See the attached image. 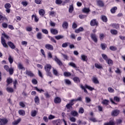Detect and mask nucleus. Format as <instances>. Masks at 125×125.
I'll list each match as a JSON object with an SVG mask.
<instances>
[{
    "label": "nucleus",
    "mask_w": 125,
    "mask_h": 125,
    "mask_svg": "<svg viewBox=\"0 0 125 125\" xmlns=\"http://www.w3.org/2000/svg\"><path fill=\"white\" fill-rule=\"evenodd\" d=\"M114 101H116V102H120V98L116 96L114 98Z\"/></svg>",
    "instance_id": "obj_59"
},
{
    "label": "nucleus",
    "mask_w": 125,
    "mask_h": 125,
    "mask_svg": "<svg viewBox=\"0 0 125 125\" xmlns=\"http://www.w3.org/2000/svg\"><path fill=\"white\" fill-rule=\"evenodd\" d=\"M102 20L104 22H107V21H108V20L107 19V17H106V16H102Z\"/></svg>",
    "instance_id": "obj_40"
},
{
    "label": "nucleus",
    "mask_w": 125,
    "mask_h": 125,
    "mask_svg": "<svg viewBox=\"0 0 125 125\" xmlns=\"http://www.w3.org/2000/svg\"><path fill=\"white\" fill-rule=\"evenodd\" d=\"M21 4L23 5V6H27V5H28V2H27V1H23L21 2Z\"/></svg>",
    "instance_id": "obj_58"
},
{
    "label": "nucleus",
    "mask_w": 125,
    "mask_h": 125,
    "mask_svg": "<svg viewBox=\"0 0 125 125\" xmlns=\"http://www.w3.org/2000/svg\"><path fill=\"white\" fill-rule=\"evenodd\" d=\"M37 112L36 110H32L31 111V115L32 117H36V115H37Z\"/></svg>",
    "instance_id": "obj_38"
},
{
    "label": "nucleus",
    "mask_w": 125,
    "mask_h": 125,
    "mask_svg": "<svg viewBox=\"0 0 125 125\" xmlns=\"http://www.w3.org/2000/svg\"><path fill=\"white\" fill-rule=\"evenodd\" d=\"M21 122V119H19L17 120H15L14 122H12L13 125H17L19 124Z\"/></svg>",
    "instance_id": "obj_16"
},
{
    "label": "nucleus",
    "mask_w": 125,
    "mask_h": 125,
    "mask_svg": "<svg viewBox=\"0 0 125 125\" xmlns=\"http://www.w3.org/2000/svg\"><path fill=\"white\" fill-rule=\"evenodd\" d=\"M68 65L69 66H71V67H73V68H77V66L76 65V64L73 62H69L68 63Z\"/></svg>",
    "instance_id": "obj_36"
},
{
    "label": "nucleus",
    "mask_w": 125,
    "mask_h": 125,
    "mask_svg": "<svg viewBox=\"0 0 125 125\" xmlns=\"http://www.w3.org/2000/svg\"><path fill=\"white\" fill-rule=\"evenodd\" d=\"M74 102H76V100L75 99L71 100L70 101L69 104H70L71 106H73V105H74Z\"/></svg>",
    "instance_id": "obj_64"
},
{
    "label": "nucleus",
    "mask_w": 125,
    "mask_h": 125,
    "mask_svg": "<svg viewBox=\"0 0 125 125\" xmlns=\"http://www.w3.org/2000/svg\"><path fill=\"white\" fill-rule=\"evenodd\" d=\"M49 15L52 16V17H55V15H56V12L53 11H51L49 12Z\"/></svg>",
    "instance_id": "obj_27"
},
{
    "label": "nucleus",
    "mask_w": 125,
    "mask_h": 125,
    "mask_svg": "<svg viewBox=\"0 0 125 125\" xmlns=\"http://www.w3.org/2000/svg\"><path fill=\"white\" fill-rule=\"evenodd\" d=\"M91 26H97V21H96V20H93L90 21Z\"/></svg>",
    "instance_id": "obj_13"
},
{
    "label": "nucleus",
    "mask_w": 125,
    "mask_h": 125,
    "mask_svg": "<svg viewBox=\"0 0 125 125\" xmlns=\"http://www.w3.org/2000/svg\"><path fill=\"white\" fill-rule=\"evenodd\" d=\"M110 33L112 35H117V34H118V31L114 29H111L110 30Z\"/></svg>",
    "instance_id": "obj_33"
},
{
    "label": "nucleus",
    "mask_w": 125,
    "mask_h": 125,
    "mask_svg": "<svg viewBox=\"0 0 125 125\" xmlns=\"http://www.w3.org/2000/svg\"><path fill=\"white\" fill-rule=\"evenodd\" d=\"M111 26L112 28H115V29H119L120 28L119 24L116 23H112L111 24Z\"/></svg>",
    "instance_id": "obj_22"
},
{
    "label": "nucleus",
    "mask_w": 125,
    "mask_h": 125,
    "mask_svg": "<svg viewBox=\"0 0 125 125\" xmlns=\"http://www.w3.org/2000/svg\"><path fill=\"white\" fill-rule=\"evenodd\" d=\"M34 88L35 90H37V91L40 92V93L41 92H44V90L42 89H39L37 87H35Z\"/></svg>",
    "instance_id": "obj_32"
},
{
    "label": "nucleus",
    "mask_w": 125,
    "mask_h": 125,
    "mask_svg": "<svg viewBox=\"0 0 125 125\" xmlns=\"http://www.w3.org/2000/svg\"><path fill=\"white\" fill-rule=\"evenodd\" d=\"M73 80L74 81V82H75L77 83H78L81 82L80 78L79 77H77L73 78Z\"/></svg>",
    "instance_id": "obj_18"
},
{
    "label": "nucleus",
    "mask_w": 125,
    "mask_h": 125,
    "mask_svg": "<svg viewBox=\"0 0 125 125\" xmlns=\"http://www.w3.org/2000/svg\"><path fill=\"white\" fill-rule=\"evenodd\" d=\"M80 87L82 89H83L84 92H85V93H88L87 90H86V89H85V88H87V89H89V90H94V88H92L90 86H88L87 85H85L84 86H83V85H81Z\"/></svg>",
    "instance_id": "obj_3"
},
{
    "label": "nucleus",
    "mask_w": 125,
    "mask_h": 125,
    "mask_svg": "<svg viewBox=\"0 0 125 125\" xmlns=\"http://www.w3.org/2000/svg\"><path fill=\"white\" fill-rule=\"evenodd\" d=\"M92 81L94 83H99V81H98V79L96 77H93Z\"/></svg>",
    "instance_id": "obj_29"
},
{
    "label": "nucleus",
    "mask_w": 125,
    "mask_h": 125,
    "mask_svg": "<svg viewBox=\"0 0 125 125\" xmlns=\"http://www.w3.org/2000/svg\"><path fill=\"white\" fill-rule=\"evenodd\" d=\"M26 30L27 32H31L32 30H33V28H32V27H27L26 28Z\"/></svg>",
    "instance_id": "obj_60"
},
{
    "label": "nucleus",
    "mask_w": 125,
    "mask_h": 125,
    "mask_svg": "<svg viewBox=\"0 0 125 125\" xmlns=\"http://www.w3.org/2000/svg\"><path fill=\"white\" fill-rule=\"evenodd\" d=\"M62 55L65 60H69V57L67 55L62 53Z\"/></svg>",
    "instance_id": "obj_48"
},
{
    "label": "nucleus",
    "mask_w": 125,
    "mask_h": 125,
    "mask_svg": "<svg viewBox=\"0 0 125 125\" xmlns=\"http://www.w3.org/2000/svg\"><path fill=\"white\" fill-rule=\"evenodd\" d=\"M50 32L53 35H57L58 34V31L55 29H51Z\"/></svg>",
    "instance_id": "obj_14"
},
{
    "label": "nucleus",
    "mask_w": 125,
    "mask_h": 125,
    "mask_svg": "<svg viewBox=\"0 0 125 125\" xmlns=\"http://www.w3.org/2000/svg\"><path fill=\"white\" fill-rule=\"evenodd\" d=\"M95 67L98 69H102V65L99 63H95Z\"/></svg>",
    "instance_id": "obj_34"
},
{
    "label": "nucleus",
    "mask_w": 125,
    "mask_h": 125,
    "mask_svg": "<svg viewBox=\"0 0 125 125\" xmlns=\"http://www.w3.org/2000/svg\"><path fill=\"white\" fill-rule=\"evenodd\" d=\"M84 112V110L83 107L79 108V113H80V114H83Z\"/></svg>",
    "instance_id": "obj_54"
},
{
    "label": "nucleus",
    "mask_w": 125,
    "mask_h": 125,
    "mask_svg": "<svg viewBox=\"0 0 125 125\" xmlns=\"http://www.w3.org/2000/svg\"><path fill=\"white\" fill-rule=\"evenodd\" d=\"M68 26V23L66 21L63 22V23H62V28L63 29H67Z\"/></svg>",
    "instance_id": "obj_20"
},
{
    "label": "nucleus",
    "mask_w": 125,
    "mask_h": 125,
    "mask_svg": "<svg viewBox=\"0 0 125 125\" xmlns=\"http://www.w3.org/2000/svg\"><path fill=\"white\" fill-rule=\"evenodd\" d=\"M54 60H55V61L56 62V63H57V64H58L59 66H62V62H61V61H60V60H59L57 57L55 56Z\"/></svg>",
    "instance_id": "obj_6"
},
{
    "label": "nucleus",
    "mask_w": 125,
    "mask_h": 125,
    "mask_svg": "<svg viewBox=\"0 0 125 125\" xmlns=\"http://www.w3.org/2000/svg\"><path fill=\"white\" fill-rule=\"evenodd\" d=\"M6 90L8 92H13V88L11 87H7Z\"/></svg>",
    "instance_id": "obj_49"
},
{
    "label": "nucleus",
    "mask_w": 125,
    "mask_h": 125,
    "mask_svg": "<svg viewBox=\"0 0 125 125\" xmlns=\"http://www.w3.org/2000/svg\"><path fill=\"white\" fill-rule=\"evenodd\" d=\"M18 67L19 68V69H20L21 70H23V69H25L24 67H23V65H22V64L21 63H19L18 64Z\"/></svg>",
    "instance_id": "obj_44"
},
{
    "label": "nucleus",
    "mask_w": 125,
    "mask_h": 125,
    "mask_svg": "<svg viewBox=\"0 0 125 125\" xmlns=\"http://www.w3.org/2000/svg\"><path fill=\"white\" fill-rule=\"evenodd\" d=\"M3 68L6 72H8L9 75H13V73H14V68L13 67L9 68L8 65H4Z\"/></svg>",
    "instance_id": "obj_2"
},
{
    "label": "nucleus",
    "mask_w": 125,
    "mask_h": 125,
    "mask_svg": "<svg viewBox=\"0 0 125 125\" xmlns=\"http://www.w3.org/2000/svg\"><path fill=\"white\" fill-rule=\"evenodd\" d=\"M70 121H71L72 123L76 122V119L75 117H70Z\"/></svg>",
    "instance_id": "obj_62"
},
{
    "label": "nucleus",
    "mask_w": 125,
    "mask_h": 125,
    "mask_svg": "<svg viewBox=\"0 0 125 125\" xmlns=\"http://www.w3.org/2000/svg\"><path fill=\"white\" fill-rule=\"evenodd\" d=\"M7 44L11 48H12V49H14V48H15V45H14V44H13L11 42H8Z\"/></svg>",
    "instance_id": "obj_15"
},
{
    "label": "nucleus",
    "mask_w": 125,
    "mask_h": 125,
    "mask_svg": "<svg viewBox=\"0 0 125 125\" xmlns=\"http://www.w3.org/2000/svg\"><path fill=\"white\" fill-rule=\"evenodd\" d=\"M5 8H10L11 7V5L9 3H7L4 5Z\"/></svg>",
    "instance_id": "obj_45"
},
{
    "label": "nucleus",
    "mask_w": 125,
    "mask_h": 125,
    "mask_svg": "<svg viewBox=\"0 0 125 125\" xmlns=\"http://www.w3.org/2000/svg\"><path fill=\"white\" fill-rule=\"evenodd\" d=\"M35 2L37 4H41L42 3V0H35Z\"/></svg>",
    "instance_id": "obj_63"
},
{
    "label": "nucleus",
    "mask_w": 125,
    "mask_h": 125,
    "mask_svg": "<svg viewBox=\"0 0 125 125\" xmlns=\"http://www.w3.org/2000/svg\"><path fill=\"white\" fill-rule=\"evenodd\" d=\"M106 62H107L109 66H112L113 64V61L110 59H107V61H106Z\"/></svg>",
    "instance_id": "obj_17"
},
{
    "label": "nucleus",
    "mask_w": 125,
    "mask_h": 125,
    "mask_svg": "<svg viewBox=\"0 0 125 125\" xmlns=\"http://www.w3.org/2000/svg\"><path fill=\"white\" fill-rule=\"evenodd\" d=\"M39 14L40 15H41V16H43V15H44V10L43 9H41L39 10Z\"/></svg>",
    "instance_id": "obj_30"
},
{
    "label": "nucleus",
    "mask_w": 125,
    "mask_h": 125,
    "mask_svg": "<svg viewBox=\"0 0 125 125\" xmlns=\"http://www.w3.org/2000/svg\"><path fill=\"white\" fill-rule=\"evenodd\" d=\"M102 56L103 59H104V60H105V61H107V60L108 59V57L107 56V55H106V54H103L102 55Z\"/></svg>",
    "instance_id": "obj_43"
},
{
    "label": "nucleus",
    "mask_w": 125,
    "mask_h": 125,
    "mask_svg": "<svg viewBox=\"0 0 125 125\" xmlns=\"http://www.w3.org/2000/svg\"><path fill=\"white\" fill-rule=\"evenodd\" d=\"M108 90L109 92H110L111 93H112L115 91V90H114V89H113L112 87H108Z\"/></svg>",
    "instance_id": "obj_57"
},
{
    "label": "nucleus",
    "mask_w": 125,
    "mask_h": 125,
    "mask_svg": "<svg viewBox=\"0 0 125 125\" xmlns=\"http://www.w3.org/2000/svg\"><path fill=\"white\" fill-rule=\"evenodd\" d=\"M44 69L46 72L50 71V70H51V65L48 64H46L44 66Z\"/></svg>",
    "instance_id": "obj_8"
},
{
    "label": "nucleus",
    "mask_w": 125,
    "mask_h": 125,
    "mask_svg": "<svg viewBox=\"0 0 125 125\" xmlns=\"http://www.w3.org/2000/svg\"><path fill=\"white\" fill-rule=\"evenodd\" d=\"M81 59L83 60V61H87V56H85V55H82Z\"/></svg>",
    "instance_id": "obj_19"
},
{
    "label": "nucleus",
    "mask_w": 125,
    "mask_h": 125,
    "mask_svg": "<svg viewBox=\"0 0 125 125\" xmlns=\"http://www.w3.org/2000/svg\"><path fill=\"white\" fill-rule=\"evenodd\" d=\"M83 11L84 13H88V12H89V11H90V10L89 9V8H84L83 9Z\"/></svg>",
    "instance_id": "obj_31"
},
{
    "label": "nucleus",
    "mask_w": 125,
    "mask_h": 125,
    "mask_svg": "<svg viewBox=\"0 0 125 125\" xmlns=\"http://www.w3.org/2000/svg\"><path fill=\"white\" fill-rule=\"evenodd\" d=\"M83 28L80 27L78 29H76L75 33H79L81 32H83Z\"/></svg>",
    "instance_id": "obj_23"
},
{
    "label": "nucleus",
    "mask_w": 125,
    "mask_h": 125,
    "mask_svg": "<svg viewBox=\"0 0 125 125\" xmlns=\"http://www.w3.org/2000/svg\"><path fill=\"white\" fill-rule=\"evenodd\" d=\"M53 125H60L62 124V121L60 119L55 120L52 121Z\"/></svg>",
    "instance_id": "obj_5"
},
{
    "label": "nucleus",
    "mask_w": 125,
    "mask_h": 125,
    "mask_svg": "<svg viewBox=\"0 0 125 125\" xmlns=\"http://www.w3.org/2000/svg\"><path fill=\"white\" fill-rule=\"evenodd\" d=\"M104 125H115V123L113 121H110L109 123H105Z\"/></svg>",
    "instance_id": "obj_52"
},
{
    "label": "nucleus",
    "mask_w": 125,
    "mask_h": 125,
    "mask_svg": "<svg viewBox=\"0 0 125 125\" xmlns=\"http://www.w3.org/2000/svg\"><path fill=\"white\" fill-rule=\"evenodd\" d=\"M97 4L99 5V6H104V3L102 0H99L97 1Z\"/></svg>",
    "instance_id": "obj_24"
},
{
    "label": "nucleus",
    "mask_w": 125,
    "mask_h": 125,
    "mask_svg": "<svg viewBox=\"0 0 125 125\" xmlns=\"http://www.w3.org/2000/svg\"><path fill=\"white\" fill-rule=\"evenodd\" d=\"M19 113L20 114V115H21V116H25V111L23 110H20L19 111Z\"/></svg>",
    "instance_id": "obj_37"
},
{
    "label": "nucleus",
    "mask_w": 125,
    "mask_h": 125,
    "mask_svg": "<svg viewBox=\"0 0 125 125\" xmlns=\"http://www.w3.org/2000/svg\"><path fill=\"white\" fill-rule=\"evenodd\" d=\"M118 114H120V110H114L111 113L112 116H118Z\"/></svg>",
    "instance_id": "obj_10"
},
{
    "label": "nucleus",
    "mask_w": 125,
    "mask_h": 125,
    "mask_svg": "<svg viewBox=\"0 0 125 125\" xmlns=\"http://www.w3.org/2000/svg\"><path fill=\"white\" fill-rule=\"evenodd\" d=\"M32 20H34L35 22H39V18L36 15H33L32 16Z\"/></svg>",
    "instance_id": "obj_12"
},
{
    "label": "nucleus",
    "mask_w": 125,
    "mask_h": 125,
    "mask_svg": "<svg viewBox=\"0 0 125 125\" xmlns=\"http://www.w3.org/2000/svg\"><path fill=\"white\" fill-rule=\"evenodd\" d=\"M64 82L66 84H71V81L69 79H65Z\"/></svg>",
    "instance_id": "obj_55"
},
{
    "label": "nucleus",
    "mask_w": 125,
    "mask_h": 125,
    "mask_svg": "<svg viewBox=\"0 0 125 125\" xmlns=\"http://www.w3.org/2000/svg\"><path fill=\"white\" fill-rule=\"evenodd\" d=\"M45 48L48 49V50H53V46L49 44H46L45 45Z\"/></svg>",
    "instance_id": "obj_9"
},
{
    "label": "nucleus",
    "mask_w": 125,
    "mask_h": 125,
    "mask_svg": "<svg viewBox=\"0 0 125 125\" xmlns=\"http://www.w3.org/2000/svg\"><path fill=\"white\" fill-rule=\"evenodd\" d=\"M91 38L94 42H98L97 36L96 35L94 34H91Z\"/></svg>",
    "instance_id": "obj_7"
},
{
    "label": "nucleus",
    "mask_w": 125,
    "mask_h": 125,
    "mask_svg": "<svg viewBox=\"0 0 125 125\" xmlns=\"http://www.w3.org/2000/svg\"><path fill=\"white\" fill-rule=\"evenodd\" d=\"M11 83H12V79L8 78L7 79V83H8V84Z\"/></svg>",
    "instance_id": "obj_53"
},
{
    "label": "nucleus",
    "mask_w": 125,
    "mask_h": 125,
    "mask_svg": "<svg viewBox=\"0 0 125 125\" xmlns=\"http://www.w3.org/2000/svg\"><path fill=\"white\" fill-rule=\"evenodd\" d=\"M63 75H64V77H70V76H71V73H70V72H64L63 73Z\"/></svg>",
    "instance_id": "obj_47"
},
{
    "label": "nucleus",
    "mask_w": 125,
    "mask_h": 125,
    "mask_svg": "<svg viewBox=\"0 0 125 125\" xmlns=\"http://www.w3.org/2000/svg\"><path fill=\"white\" fill-rule=\"evenodd\" d=\"M115 72L116 74H118V75H121V74H122V70H121V69L119 68H116Z\"/></svg>",
    "instance_id": "obj_26"
},
{
    "label": "nucleus",
    "mask_w": 125,
    "mask_h": 125,
    "mask_svg": "<svg viewBox=\"0 0 125 125\" xmlns=\"http://www.w3.org/2000/svg\"><path fill=\"white\" fill-rule=\"evenodd\" d=\"M108 103H109V101L107 100H104L102 102V104L104 105H107Z\"/></svg>",
    "instance_id": "obj_41"
},
{
    "label": "nucleus",
    "mask_w": 125,
    "mask_h": 125,
    "mask_svg": "<svg viewBox=\"0 0 125 125\" xmlns=\"http://www.w3.org/2000/svg\"><path fill=\"white\" fill-rule=\"evenodd\" d=\"M74 10V7L72 6V5H71L70 6L69 9V12L70 13H72Z\"/></svg>",
    "instance_id": "obj_46"
},
{
    "label": "nucleus",
    "mask_w": 125,
    "mask_h": 125,
    "mask_svg": "<svg viewBox=\"0 0 125 125\" xmlns=\"http://www.w3.org/2000/svg\"><path fill=\"white\" fill-rule=\"evenodd\" d=\"M26 75L29 77H34V74L31 71H26Z\"/></svg>",
    "instance_id": "obj_35"
},
{
    "label": "nucleus",
    "mask_w": 125,
    "mask_h": 125,
    "mask_svg": "<svg viewBox=\"0 0 125 125\" xmlns=\"http://www.w3.org/2000/svg\"><path fill=\"white\" fill-rule=\"evenodd\" d=\"M117 9H118V8H117V7H114L111 9L110 11H111V13H115V12H116V10H117Z\"/></svg>",
    "instance_id": "obj_39"
},
{
    "label": "nucleus",
    "mask_w": 125,
    "mask_h": 125,
    "mask_svg": "<svg viewBox=\"0 0 125 125\" xmlns=\"http://www.w3.org/2000/svg\"><path fill=\"white\" fill-rule=\"evenodd\" d=\"M54 102L56 104L60 103V102H61V99H60L59 97H56L54 99Z\"/></svg>",
    "instance_id": "obj_21"
},
{
    "label": "nucleus",
    "mask_w": 125,
    "mask_h": 125,
    "mask_svg": "<svg viewBox=\"0 0 125 125\" xmlns=\"http://www.w3.org/2000/svg\"><path fill=\"white\" fill-rule=\"evenodd\" d=\"M68 44H70V42H65L62 43V47H67L68 46Z\"/></svg>",
    "instance_id": "obj_50"
},
{
    "label": "nucleus",
    "mask_w": 125,
    "mask_h": 125,
    "mask_svg": "<svg viewBox=\"0 0 125 125\" xmlns=\"http://www.w3.org/2000/svg\"><path fill=\"white\" fill-rule=\"evenodd\" d=\"M2 36L1 37V44L3 45V47H8V46H7V44H6L5 42V40L3 38H5V39H8L9 37L4 33H3Z\"/></svg>",
    "instance_id": "obj_1"
},
{
    "label": "nucleus",
    "mask_w": 125,
    "mask_h": 125,
    "mask_svg": "<svg viewBox=\"0 0 125 125\" xmlns=\"http://www.w3.org/2000/svg\"><path fill=\"white\" fill-rule=\"evenodd\" d=\"M46 72V75L48 77H50L51 78L52 77V74L50 71H47Z\"/></svg>",
    "instance_id": "obj_56"
},
{
    "label": "nucleus",
    "mask_w": 125,
    "mask_h": 125,
    "mask_svg": "<svg viewBox=\"0 0 125 125\" xmlns=\"http://www.w3.org/2000/svg\"><path fill=\"white\" fill-rule=\"evenodd\" d=\"M70 114L71 116H73V117H77L78 115H79V113H78V112L75 110L71 111L70 112Z\"/></svg>",
    "instance_id": "obj_11"
},
{
    "label": "nucleus",
    "mask_w": 125,
    "mask_h": 125,
    "mask_svg": "<svg viewBox=\"0 0 125 125\" xmlns=\"http://www.w3.org/2000/svg\"><path fill=\"white\" fill-rule=\"evenodd\" d=\"M37 38L38 40H42V35L41 33H38L37 34Z\"/></svg>",
    "instance_id": "obj_28"
},
{
    "label": "nucleus",
    "mask_w": 125,
    "mask_h": 125,
    "mask_svg": "<svg viewBox=\"0 0 125 125\" xmlns=\"http://www.w3.org/2000/svg\"><path fill=\"white\" fill-rule=\"evenodd\" d=\"M55 38L56 40H61V39H63V38H64V36L63 35H58L55 36Z\"/></svg>",
    "instance_id": "obj_42"
},
{
    "label": "nucleus",
    "mask_w": 125,
    "mask_h": 125,
    "mask_svg": "<svg viewBox=\"0 0 125 125\" xmlns=\"http://www.w3.org/2000/svg\"><path fill=\"white\" fill-rule=\"evenodd\" d=\"M0 123L1 124L3 125H6L8 123V120L7 119L4 118H0Z\"/></svg>",
    "instance_id": "obj_4"
},
{
    "label": "nucleus",
    "mask_w": 125,
    "mask_h": 125,
    "mask_svg": "<svg viewBox=\"0 0 125 125\" xmlns=\"http://www.w3.org/2000/svg\"><path fill=\"white\" fill-rule=\"evenodd\" d=\"M53 73L55 76H58V71L56 69L53 68Z\"/></svg>",
    "instance_id": "obj_51"
},
{
    "label": "nucleus",
    "mask_w": 125,
    "mask_h": 125,
    "mask_svg": "<svg viewBox=\"0 0 125 125\" xmlns=\"http://www.w3.org/2000/svg\"><path fill=\"white\" fill-rule=\"evenodd\" d=\"M35 103L36 104H39L40 103V99L39 98V97L38 96H35V99H34Z\"/></svg>",
    "instance_id": "obj_25"
},
{
    "label": "nucleus",
    "mask_w": 125,
    "mask_h": 125,
    "mask_svg": "<svg viewBox=\"0 0 125 125\" xmlns=\"http://www.w3.org/2000/svg\"><path fill=\"white\" fill-rule=\"evenodd\" d=\"M86 17V15H79V18L80 19H83L84 18H85Z\"/></svg>",
    "instance_id": "obj_61"
}]
</instances>
